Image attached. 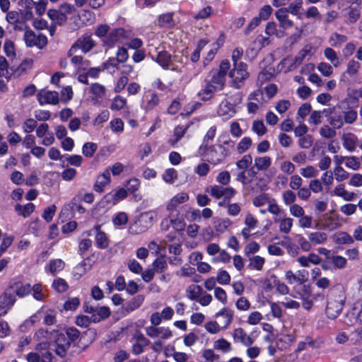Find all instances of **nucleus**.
Wrapping results in <instances>:
<instances>
[{
  "mask_svg": "<svg viewBox=\"0 0 362 362\" xmlns=\"http://www.w3.org/2000/svg\"><path fill=\"white\" fill-rule=\"evenodd\" d=\"M230 68L229 60H223L216 71L204 80L202 88L197 93V98L202 102L212 100L217 93L222 91L226 86V76Z\"/></svg>",
  "mask_w": 362,
  "mask_h": 362,
  "instance_id": "1",
  "label": "nucleus"
},
{
  "mask_svg": "<svg viewBox=\"0 0 362 362\" xmlns=\"http://www.w3.org/2000/svg\"><path fill=\"white\" fill-rule=\"evenodd\" d=\"M233 142L224 141V145L216 144L210 145L203 151H199V156L202 160L212 165H217L222 162L229 153L228 147H233Z\"/></svg>",
  "mask_w": 362,
  "mask_h": 362,
  "instance_id": "2",
  "label": "nucleus"
},
{
  "mask_svg": "<svg viewBox=\"0 0 362 362\" xmlns=\"http://www.w3.org/2000/svg\"><path fill=\"white\" fill-rule=\"evenodd\" d=\"M346 300L343 291H332L328 296L325 313L330 319L337 318L341 313Z\"/></svg>",
  "mask_w": 362,
  "mask_h": 362,
  "instance_id": "3",
  "label": "nucleus"
},
{
  "mask_svg": "<svg viewBox=\"0 0 362 362\" xmlns=\"http://www.w3.org/2000/svg\"><path fill=\"white\" fill-rule=\"evenodd\" d=\"M134 35L133 32L129 29L124 28H115L111 29L108 36L102 40L103 45L107 49H112L117 44H124V42Z\"/></svg>",
  "mask_w": 362,
  "mask_h": 362,
  "instance_id": "4",
  "label": "nucleus"
},
{
  "mask_svg": "<svg viewBox=\"0 0 362 362\" xmlns=\"http://www.w3.org/2000/svg\"><path fill=\"white\" fill-rule=\"evenodd\" d=\"M247 69V64L244 62H240V64H238L235 66L233 65V68L230 71L228 70V76L232 78L233 87L240 88L243 86L245 80L249 76Z\"/></svg>",
  "mask_w": 362,
  "mask_h": 362,
  "instance_id": "5",
  "label": "nucleus"
},
{
  "mask_svg": "<svg viewBox=\"0 0 362 362\" xmlns=\"http://www.w3.org/2000/svg\"><path fill=\"white\" fill-rule=\"evenodd\" d=\"M23 40L28 47H36L39 49L44 48L47 45V38L43 34L37 36L32 30H26L24 33Z\"/></svg>",
  "mask_w": 362,
  "mask_h": 362,
  "instance_id": "6",
  "label": "nucleus"
},
{
  "mask_svg": "<svg viewBox=\"0 0 362 362\" xmlns=\"http://www.w3.org/2000/svg\"><path fill=\"white\" fill-rule=\"evenodd\" d=\"M95 46V42L90 35L83 36L78 38L71 47L68 51V56L71 57L79 49H81L84 53L90 51Z\"/></svg>",
  "mask_w": 362,
  "mask_h": 362,
  "instance_id": "7",
  "label": "nucleus"
},
{
  "mask_svg": "<svg viewBox=\"0 0 362 362\" xmlns=\"http://www.w3.org/2000/svg\"><path fill=\"white\" fill-rule=\"evenodd\" d=\"M65 334L57 332L54 338V352L61 358L66 356L68 349L70 348L71 344Z\"/></svg>",
  "mask_w": 362,
  "mask_h": 362,
  "instance_id": "8",
  "label": "nucleus"
},
{
  "mask_svg": "<svg viewBox=\"0 0 362 362\" xmlns=\"http://www.w3.org/2000/svg\"><path fill=\"white\" fill-rule=\"evenodd\" d=\"M128 196V192L126 189L121 187L115 191L114 194L112 192L107 193L102 199L101 202L105 204L115 205L119 201L126 199Z\"/></svg>",
  "mask_w": 362,
  "mask_h": 362,
  "instance_id": "9",
  "label": "nucleus"
},
{
  "mask_svg": "<svg viewBox=\"0 0 362 362\" xmlns=\"http://www.w3.org/2000/svg\"><path fill=\"white\" fill-rule=\"evenodd\" d=\"M40 105L45 104L57 105L59 103V94L57 91L40 90L37 95Z\"/></svg>",
  "mask_w": 362,
  "mask_h": 362,
  "instance_id": "10",
  "label": "nucleus"
},
{
  "mask_svg": "<svg viewBox=\"0 0 362 362\" xmlns=\"http://www.w3.org/2000/svg\"><path fill=\"white\" fill-rule=\"evenodd\" d=\"M16 301V294L10 285L0 296V309H10Z\"/></svg>",
  "mask_w": 362,
  "mask_h": 362,
  "instance_id": "11",
  "label": "nucleus"
},
{
  "mask_svg": "<svg viewBox=\"0 0 362 362\" xmlns=\"http://www.w3.org/2000/svg\"><path fill=\"white\" fill-rule=\"evenodd\" d=\"M111 182V176L110 168H107L100 175H99L93 185V189L98 193L104 192L107 185Z\"/></svg>",
  "mask_w": 362,
  "mask_h": 362,
  "instance_id": "12",
  "label": "nucleus"
},
{
  "mask_svg": "<svg viewBox=\"0 0 362 362\" xmlns=\"http://www.w3.org/2000/svg\"><path fill=\"white\" fill-rule=\"evenodd\" d=\"M235 112V105L228 99L223 100L217 109L218 115L226 119L233 117Z\"/></svg>",
  "mask_w": 362,
  "mask_h": 362,
  "instance_id": "13",
  "label": "nucleus"
},
{
  "mask_svg": "<svg viewBox=\"0 0 362 362\" xmlns=\"http://www.w3.org/2000/svg\"><path fill=\"white\" fill-rule=\"evenodd\" d=\"M92 230L95 231V245L98 249L104 250L109 247V239L107 234L101 230V226L100 225H95Z\"/></svg>",
  "mask_w": 362,
  "mask_h": 362,
  "instance_id": "14",
  "label": "nucleus"
},
{
  "mask_svg": "<svg viewBox=\"0 0 362 362\" xmlns=\"http://www.w3.org/2000/svg\"><path fill=\"white\" fill-rule=\"evenodd\" d=\"M189 199V195L186 192H180L175 195L169 202L167 206V209L170 211V214L172 216L174 214H179V211L177 210L176 207L178 204L185 203Z\"/></svg>",
  "mask_w": 362,
  "mask_h": 362,
  "instance_id": "15",
  "label": "nucleus"
},
{
  "mask_svg": "<svg viewBox=\"0 0 362 362\" xmlns=\"http://www.w3.org/2000/svg\"><path fill=\"white\" fill-rule=\"evenodd\" d=\"M152 59L159 64L164 70L170 69L173 64L171 54L167 50H162L158 52L156 57Z\"/></svg>",
  "mask_w": 362,
  "mask_h": 362,
  "instance_id": "16",
  "label": "nucleus"
},
{
  "mask_svg": "<svg viewBox=\"0 0 362 362\" xmlns=\"http://www.w3.org/2000/svg\"><path fill=\"white\" fill-rule=\"evenodd\" d=\"M330 194L332 195L341 197L343 200L346 202H350L354 199L356 197V194L353 192L348 191L345 188L344 184H339L337 185L332 191H331Z\"/></svg>",
  "mask_w": 362,
  "mask_h": 362,
  "instance_id": "17",
  "label": "nucleus"
},
{
  "mask_svg": "<svg viewBox=\"0 0 362 362\" xmlns=\"http://www.w3.org/2000/svg\"><path fill=\"white\" fill-rule=\"evenodd\" d=\"M275 16L281 28L288 29L293 25V21L289 18L288 13H287L286 8L278 9L275 12Z\"/></svg>",
  "mask_w": 362,
  "mask_h": 362,
  "instance_id": "18",
  "label": "nucleus"
},
{
  "mask_svg": "<svg viewBox=\"0 0 362 362\" xmlns=\"http://www.w3.org/2000/svg\"><path fill=\"white\" fill-rule=\"evenodd\" d=\"M12 289L14 291L16 296L19 298H24L28 296L31 291V285L29 283L24 284L21 281H15L10 284Z\"/></svg>",
  "mask_w": 362,
  "mask_h": 362,
  "instance_id": "19",
  "label": "nucleus"
},
{
  "mask_svg": "<svg viewBox=\"0 0 362 362\" xmlns=\"http://www.w3.org/2000/svg\"><path fill=\"white\" fill-rule=\"evenodd\" d=\"M124 186L127 187V192L132 195L134 201L139 202L141 199V195L136 193L141 186L139 179L136 177H132L126 182Z\"/></svg>",
  "mask_w": 362,
  "mask_h": 362,
  "instance_id": "20",
  "label": "nucleus"
},
{
  "mask_svg": "<svg viewBox=\"0 0 362 362\" xmlns=\"http://www.w3.org/2000/svg\"><path fill=\"white\" fill-rule=\"evenodd\" d=\"M146 334L150 337H157L159 334H161L162 339H169L172 337V332L170 329L167 327H156L154 326H151L147 327L146 329Z\"/></svg>",
  "mask_w": 362,
  "mask_h": 362,
  "instance_id": "21",
  "label": "nucleus"
},
{
  "mask_svg": "<svg viewBox=\"0 0 362 362\" xmlns=\"http://www.w3.org/2000/svg\"><path fill=\"white\" fill-rule=\"evenodd\" d=\"M153 221V216L151 212H144L140 214L137 220L135 221V225L141 227V232L147 230L151 225Z\"/></svg>",
  "mask_w": 362,
  "mask_h": 362,
  "instance_id": "22",
  "label": "nucleus"
},
{
  "mask_svg": "<svg viewBox=\"0 0 362 362\" xmlns=\"http://www.w3.org/2000/svg\"><path fill=\"white\" fill-rule=\"evenodd\" d=\"M343 146L349 151L353 152L356 148L358 137L353 133H345L341 136Z\"/></svg>",
  "mask_w": 362,
  "mask_h": 362,
  "instance_id": "23",
  "label": "nucleus"
},
{
  "mask_svg": "<svg viewBox=\"0 0 362 362\" xmlns=\"http://www.w3.org/2000/svg\"><path fill=\"white\" fill-rule=\"evenodd\" d=\"M302 300V306L306 310H310L313 305V301L310 298V292L305 285L302 286V291H296Z\"/></svg>",
  "mask_w": 362,
  "mask_h": 362,
  "instance_id": "24",
  "label": "nucleus"
},
{
  "mask_svg": "<svg viewBox=\"0 0 362 362\" xmlns=\"http://www.w3.org/2000/svg\"><path fill=\"white\" fill-rule=\"evenodd\" d=\"M344 11L350 23H356L361 16V8L356 5L350 4Z\"/></svg>",
  "mask_w": 362,
  "mask_h": 362,
  "instance_id": "25",
  "label": "nucleus"
},
{
  "mask_svg": "<svg viewBox=\"0 0 362 362\" xmlns=\"http://www.w3.org/2000/svg\"><path fill=\"white\" fill-rule=\"evenodd\" d=\"M47 16L49 19L55 24L62 25L67 21V16L62 14L58 9H49Z\"/></svg>",
  "mask_w": 362,
  "mask_h": 362,
  "instance_id": "26",
  "label": "nucleus"
},
{
  "mask_svg": "<svg viewBox=\"0 0 362 362\" xmlns=\"http://www.w3.org/2000/svg\"><path fill=\"white\" fill-rule=\"evenodd\" d=\"M144 295H137L125 303L124 309L127 313L132 312L139 308L144 303Z\"/></svg>",
  "mask_w": 362,
  "mask_h": 362,
  "instance_id": "27",
  "label": "nucleus"
},
{
  "mask_svg": "<svg viewBox=\"0 0 362 362\" xmlns=\"http://www.w3.org/2000/svg\"><path fill=\"white\" fill-rule=\"evenodd\" d=\"M192 124V122H188L185 126L178 125L175 127L173 131V136L175 139L170 140L172 146H175L185 135L187 129Z\"/></svg>",
  "mask_w": 362,
  "mask_h": 362,
  "instance_id": "28",
  "label": "nucleus"
},
{
  "mask_svg": "<svg viewBox=\"0 0 362 362\" xmlns=\"http://www.w3.org/2000/svg\"><path fill=\"white\" fill-rule=\"evenodd\" d=\"M159 98L156 93H151L145 96L144 110L146 111L153 110L159 104Z\"/></svg>",
  "mask_w": 362,
  "mask_h": 362,
  "instance_id": "29",
  "label": "nucleus"
},
{
  "mask_svg": "<svg viewBox=\"0 0 362 362\" xmlns=\"http://www.w3.org/2000/svg\"><path fill=\"white\" fill-rule=\"evenodd\" d=\"M111 315V311L107 306H101L96 308L95 313L92 315V321L94 323L100 322L108 318Z\"/></svg>",
  "mask_w": 362,
  "mask_h": 362,
  "instance_id": "30",
  "label": "nucleus"
},
{
  "mask_svg": "<svg viewBox=\"0 0 362 362\" xmlns=\"http://www.w3.org/2000/svg\"><path fill=\"white\" fill-rule=\"evenodd\" d=\"M35 206L34 204L29 202L24 206L21 204H16L15 205V211L18 216H21L24 218H27L31 215L35 211Z\"/></svg>",
  "mask_w": 362,
  "mask_h": 362,
  "instance_id": "31",
  "label": "nucleus"
},
{
  "mask_svg": "<svg viewBox=\"0 0 362 362\" xmlns=\"http://www.w3.org/2000/svg\"><path fill=\"white\" fill-rule=\"evenodd\" d=\"M324 55L334 67H338L341 64V60L337 52L331 47H327L324 49Z\"/></svg>",
  "mask_w": 362,
  "mask_h": 362,
  "instance_id": "32",
  "label": "nucleus"
},
{
  "mask_svg": "<svg viewBox=\"0 0 362 362\" xmlns=\"http://www.w3.org/2000/svg\"><path fill=\"white\" fill-rule=\"evenodd\" d=\"M341 226L337 218L334 216H326L322 220L321 228L328 230H334Z\"/></svg>",
  "mask_w": 362,
  "mask_h": 362,
  "instance_id": "33",
  "label": "nucleus"
},
{
  "mask_svg": "<svg viewBox=\"0 0 362 362\" xmlns=\"http://www.w3.org/2000/svg\"><path fill=\"white\" fill-rule=\"evenodd\" d=\"M327 235L324 232L315 231L308 234V240L313 245L324 244L327 240Z\"/></svg>",
  "mask_w": 362,
  "mask_h": 362,
  "instance_id": "34",
  "label": "nucleus"
},
{
  "mask_svg": "<svg viewBox=\"0 0 362 362\" xmlns=\"http://www.w3.org/2000/svg\"><path fill=\"white\" fill-rule=\"evenodd\" d=\"M65 263L61 259H54L49 262L48 268L52 276H56L57 273L62 271Z\"/></svg>",
  "mask_w": 362,
  "mask_h": 362,
  "instance_id": "35",
  "label": "nucleus"
},
{
  "mask_svg": "<svg viewBox=\"0 0 362 362\" xmlns=\"http://www.w3.org/2000/svg\"><path fill=\"white\" fill-rule=\"evenodd\" d=\"M303 4V0H294L288 5V8H286L287 13L296 16L298 19H302V13L300 10L302 8Z\"/></svg>",
  "mask_w": 362,
  "mask_h": 362,
  "instance_id": "36",
  "label": "nucleus"
},
{
  "mask_svg": "<svg viewBox=\"0 0 362 362\" xmlns=\"http://www.w3.org/2000/svg\"><path fill=\"white\" fill-rule=\"evenodd\" d=\"M91 257H94V253L91 254L90 256H88V257H86L77 264V266L76 267V273L77 275H78L79 276H82L92 268V263H86V261L90 260Z\"/></svg>",
  "mask_w": 362,
  "mask_h": 362,
  "instance_id": "37",
  "label": "nucleus"
},
{
  "mask_svg": "<svg viewBox=\"0 0 362 362\" xmlns=\"http://www.w3.org/2000/svg\"><path fill=\"white\" fill-rule=\"evenodd\" d=\"M158 24L160 28L173 27L174 25L173 13H166L160 15L158 18Z\"/></svg>",
  "mask_w": 362,
  "mask_h": 362,
  "instance_id": "38",
  "label": "nucleus"
},
{
  "mask_svg": "<svg viewBox=\"0 0 362 362\" xmlns=\"http://www.w3.org/2000/svg\"><path fill=\"white\" fill-rule=\"evenodd\" d=\"M232 222L229 218H218L214 222V227L217 234L223 233Z\"/></svg>",
  "mask_w": 362,
  "mask_h": 362,
  "instance_id": "39",
  "label": "nucleus"
},
{
  "mask_svg": "<svg viewBox=\"0 0 362 362\" xmlns=\"http://www.w3.org/2000/svg\"><path fill=\"white\" fill-rule=\"evenodd\" d=\"M170 218L171 221V226H173L174 230L182 232L185 230V223L182 217H179L178 214H174V216H172L170 214Z\"/></svg>",
  "mask_w": 362,
  "mask_h": 362,
  "instance_id": "40",
  "label": "nucleus"
},
{
  "mask_svg": "<svg viewBox=\"0 0 362 362\" xmlns=\"http://www.w3.org/2000/svg\"><path fill=\"white\" fill-rule=\"evenodd\" d=\"M118 60L115 57H110L106 62L102 64V70H107L110 74H114L118 69Z\"/></svg>",
  "mask_w": 362,
  "mask_h": 362,
  "instance_id": "41",
  "label": "nucleus"
},
{
  "mask_svg": "<svg viewBox=\"0 0 362 362\" xmlns=\"http://www.w3.org/2000/svg\"><path fill=\"white\" fill-rule=\"evenodd\" d=\"M153 269L155 272L162 273L168 267L167 262L165 259V256L160 255L157 257L152 263Z\"/></svg>",
  "mask_w": 362,
  "mask_h": 362,
  "instance_id": "42",
  "label": "nucleus"
},
{
  "mask_svg": "<svg viewBox=\"0 0 362 362\" xmlns=\"http://www.w3.org/2000/svg\"><path fill=\"white\" fill-rule=\"evenodd\" d=\"M202 288L199 285L192 284L187 288V297L192 300H198L201 295Z\"/></svg>",
  "mask_w": 362,
  "mask_h": 362,
  "instance_id": "43",
  "label": "nucleus"
},
{
  "mask_svg": "<svg viewBox=\"0 0 362 362\" xmlns=\"http://www.w3.org/2000/svg\"><path fill=\"white\" fill-rule=\"evenodd\" d=\"M214 348L216 350H221L224 354L228 353L232 350L230 343L223 338L215 341Z\"/></svg>",
  "mask_w": 362,
  "mask_h": 362,
  "instance_id": "44",
  "label": "nucleus"
},
{
  "mask_svg": "<svg viewBox=\"0 0 362 362\" xmlns=\"http://www.w3.org/2000/svg\"><path fill=\"white\" fill-rule=\"evenodd\" d=\"M334 241L338 244H352L354 239L346 232H339L334 235Z\"/></svg>",
  "mask_w": 362,
  "mask_h": 362,
  "instance_id": "45",
  "label": "nucleus"
},
{
  "mask_svg": "<svg viewBox=\"0 0 362 362\" xmlns=\"http://www.w3.org/2000/svg\"><path fill=\"white\" fill-rule=\"evenodd\" d=\"M216 129L215 127H211L209 128V129L206 132L202 144L199 148V151H203V149L206 148V147L209 146V141H212L216 135Z\"/></svg>",
  "mask_w": 362,
  "mask_h": 362,
  "instance_id": "46",
  "label": "nucleus"
},
{
  "mask_svg": "<svg viewBox=\"0 0 362 362\" xmlns=\"http://www.w3.org/2000/svg\"><path fill=\"white\" fill-rule=\"evenodd\" d=\"M223 316L224 318L225 325L223 328H226L231 322L233 319V313L232 310L227 309L226 308H222L219 310L216 314V317Z\"/></svg>",
  "mask_w": 362,
  "mask_h": 362,
  "instance_id": "47",
  "label": "nucleus"
},
{
  "mask_svg": "<svg viewBox=\"0 0 362 362\" xmlns=\"http://www.w3.org/2000/svg\"><path fill=\"white\" fill-rule=\"evenodd\" d=\"M333 175L334 179L339 182L347 180L349 177V173L341 166H335L333 169Z\"/></svg>",
  "mask_w": 362,
  "mask_h": 362,
  "instance_id": "48",
  "label": "nucleus"
},
{
  "mask_svg": "<svg viewBox=\"0 0 362 362\" xmlns=\"http://www.w3.org/2000/svg\"><path fill=\"white\" fill-rule=\"evenodd\" d=\"M360 69V63L358 61L351 59L347 64V69L345 73L347 74L349 76L354 77L358 74Z\"/></svg>",
  "mask_w": 362,
  "mask_h": 362,
  "instance_id": "49",
  "label": "nucleus"
},
{
  "mask_svg": "<svg viewBox=\"0 0 362 362\" xmlns=\"http://www.w3.org/2000/svg\"><path fill=\"white\" fill-rule=\"evenodd\" d=\"M300 174L305 178L316 177L319 171L313 165H307L300 169Z\"/></svg>",
  "mask_w": 362,
  "mask_h": 362,
  "instance_id": "50",
  "label": "nucleus"
},
{
  "mask_svg": "<svg viewBox=\"0 0 362 362\" xmlns=\"http://www.w3.org/2000/svg\"><path fill=\"white\" fill-rule=\"evenodd\" d=\"M82 197L81 195L74 196L70 202V206L72 210L77 211L79 214H84L86 209L81 205Z\"/></svg>",
  "mask_w": 362,
  "mask_h": 362,
  "instance_id": "51",
  "label": "nucleus"
},
{
  "mask_svg": "<svg viewBox=\"0 0 362 362\" xmlns=\"http://www.w3.org/2000/svg\"><path fill=\"white\" fill-rule=\"evenodd\" d=\"M65 334L69 339L70 344L74 343L80 337V331L75 327H69L66 328Z\"/></svg>",
  "mask_w": 362,
  "mask_h": 362,
  "instance_id": "52",
  "label": "nucleus"
},
{
  "mask_svg": "<svg viewBox=\"0 0 362 362\" xmlns=\"http://www.w3.org/2000/svg\"><path fill=\"white\" fill-rule=\"evenodd\" d=\"M328 122L334 129H341L344 125V120L341 114L334 113L329 117Z\"/></svg>",
  "mask_w": 362,
  "mask_h": 362,
  "instance_id": "53",
  "label": "nucleus"
},
{
  "mask_svg": "<svg viewBox=\"0 0 362 362\" xmlns=\"http://www.w3.org/2000/svg\"><path fill=\"white\" fill-rule=\"evenodd\" d=\"M98 146L93 142H86L82 147V153L84 156L91 158L97 151Z\"/></svg>",
  "mask_w": 362,
  "mask_h": 362,
  "instance_id": "54",
  "label": "nucleus"
},
{
  "mask_svg": "<svg viewBox=\"0 0 362 362\" xmlns=\"http://www.w3.org/2000/svg\"><path fill=\"white\" fill-rule=\"evenodd\" d=\"M202 356L209 362H224L220 356L211 349L204 350Z\"/></svg>",
  "mask_w": 362,
  "mask_h": 362,
  "instance_id": "55",
  "label": "nucleus"
},
{
  "mask_svg": "<svg viewBox=\"0 0 362 362\" xmlns=\"http://www.w3.org/2000/svg\"><path fill=\"white\" fill-rule=\"evenodd\" d=\"M271 163V158L267 156L259 157L255 160V165L259 170L267 169L270 166Z\"/></svg>",
  "mask_w": 362,
  "mask_h": 362,
  "instance_id": "56",
  "label": "nucleus"
},
{
  "mask_svg": "<svg viewBox=\"0 0 362 362\" xmlns=\"http://www.w3.org/2000/svg\"><path fill=\"white\" fill-rule=\"evenodd\" d=\"M52 287L58 293H64L69 288L67 282L62 278H57L54 280L52 283Z\"/></svg>",
  "mask_w": 362,
  "mask_h": 362,
  "instance_id": "57",
  "label": "nucleus"
},
{
  "mask_svg": "<svg viewBox=\"0 0 362 362\" xmlns=\"http://www.w3.org/2000/svg\"><path fill=\"white\" fill-rule=\"evenodd\" d=\"M305 16L308 19H313L314 21H320L322 15L316 6H312L308 8L305 13Z\"/></svg>",
  "mask_w": 362,
  "mask_h": 362,
  "instance_id": "58",
  "label": "nucleus"
},
{
  "mask_svg": "<svg viewBox=\"0 0 362 362\" xmlns=\"http://www.w3.org/2000/svg\"><path fill=\"white\" fill-rule=\"evenodd\" d=\"M110 27L107 24H101L95 30V35L102 40H105L110 31Z\"/></svg>",
  "mask_w": 362,
  "mask_h": 362,
  "instance_id": "59",
  "label": "nucleus"
},
{
  "mask_svg": "<svg viewBox=\"0 0 362 362\" xmlns=\"http://www.w3.org/2000/svg\"><path fill=\"white\" fill-rule=\"evenodd\" d=\"M317 69L322 75L326 77L330 76L333 74L332 66L327 62H320L317 64Z\"/></svg>",
  "mask_w": 362,
  "mask_h": 362,
  "instance_id": "60",
  "label": "nucleus"
},
{
  "mask_svg": "<svg viewBox=\"0 0 362 362\" xmlns=\"http://www.w3.org/2000/svg\"><path fill=\"white\" fill-rule=\"evenodd\" d=\"M33 60L32 59H25L17 68L16 72L18 75L26 73L28 70H30L33 68Z\"/></svg>",
  "mask_w": 362,
  "mask_h": 362,
  "instance_id": "61",
  "label": "nucleus"
},
{
  "mask_svg": "<svg viewBox=\"0 0 362 362\" xmlns=\"http://www.w3.org/2000/svg\"><path fill=\"white\" fill-rule=\"evenodd\" d=\"M90 93L95 95V97L98 98H102L105 95V87L98 83H94L90 86Z\"/></svg>",
  "mask_w": 362,
  "mask_h": 362,
  "instance_id": "62",
  "label": "nucleus"
},
{
  "mask_svg": "<svg viewBox=\"0 0 362 362\" xmlns=\"http://www.w3.org/2000/svg\"><path fill=\"white\" fill-rule=\"evenodd\" d=\"M127 100L121 95H116L110 105L112 110H120L126 105Z\"/></svg>",
  "mask_w": 362,
  "mask_h": 362,
  "instance_id": "63",
  "label": "nucleus"
},
{
  "mask_svg": "<svg viewBox=\"0 0 362 362\" xmlns=\"http://www.w3.org/2000/svg\"><path fill=\"white\" fill-rule=\"evenodd\" d=\"M358 319L361 323V325L355 329L351 334L353 341H361L362 340V310H360L358 313Z\"/></svg>",
  "mask_w": 362,
  "mask_h": 362,
  "instance_id": "64",
  "label": "nucleus"
}]
</instances>
